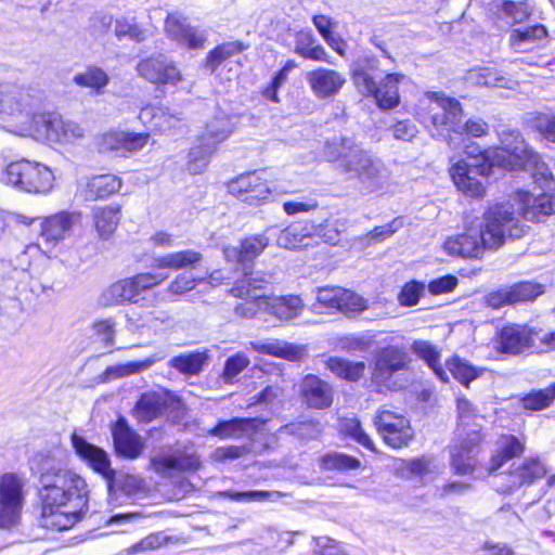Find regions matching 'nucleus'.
<instances>
[{"mask_svg":"<svg viewBox=\"0 0 555 555\" xmlns=\"http://www.w3.org/2000/svg\"><path fill=\"white\" fill-rule=\"evenodd\" d=\"M74 82L80 87L93 89L96 93H101L108 85V75L100 67L89 66L85 72L74 76Z\"/></svg>","mask_w":555,"mask_h":555,"instance_id":"52","label":"nucleus"},{"mask_svg":"<svg viewBox=\"0 0 555 555\" xmlns=\"http://www.w3.org/2000/svg\"><path fill=\"white\" fill-rule=\"evenodd\" d=\"M321 468L325 470L349 472L360 467V460L341 452H328L321 457Z\"/></svg>","mask_w":555,"mask_h":555,"instance_id":"53","label":"nucleus"},{"mask_svg":"<svg viewBox=\"0 0 555 555\" xmlns=\"http://www.w3.org/2000/svg\"><path fill=\"white\" fill-rule=\"evenodd\" d=\"M149 133H135L127 131H108L99 139L100 152H111L117 156H126L129 153L142 150L149 142Z\"/></svg>","mask_w":555,"mask_h":555,"instance_id":"19","label":"nucleus"},{"mask_svg":"<svg viewBox=\"0 0 555 555\" xmlns=\"http://www.w3.org/2000/svg\"><path fill=\"white\" fill-rule=\"evenodd\" d=\"M220 495L224 499L234 501V502H263L270 500L274 492L264 491V490H249V491H233L225 490L220 493Z\"/></svg>","mask_w":555,"mask_h":555,"instance_id":"62","label":"nucleus"},{"mask_svg":"<svg viewBox=\"0 0 555 555\" xmlns=\"http://www.w3.org/2000/svg\"><path fill=\"white\" fill-rule=\"evenodd\" d=\"M151 468L159 474L167 475L169 472H195L202 463L195 451L189 448L177 447L175 449L162 450L150 459Z\"/></svg>","mask_w":555,"mask_h":555,"instance_id":"14","label":"nucleus"},{"mask_svg":"<svg viewBox=\"0 0 555 555\" xmlns=\"http://www.w3.org/2000/svg\"><path fill=\"white\" fill-rule=\"evenodd\" d=\"M403 227V218L398 217L391 220L389 223L375 227L371 232H369L363 240L366 241V244L383 242L386 238L393 235Z\"/></svg>","mask_w":555,"mask_h":555,"instance_id":"63","label":"nucleus"},{"mask_svg":"<svg viewBox=\"0 0 555 555\" xmlns=\"http://www.w3.org/2000/svg\"><path fill=\"white\" fill-rule=\"evenodd\" d=\"M115 36L118 40L128 38L135 42L144 41L150 33L146 28L142 27L134 17H119L115 21L114 28Z\"/></svg>","mask_w":555,"mask_h":555,"instance_id":"50","label":"nucleus"},{"mask_svg":"<svg viewBox=\"0 0 555 555\" xmlns=\"http://www.w3.org/2000/svg\"><path fill=\"white\" fill-rule=\"evenodd\" d=\"M508 289L513 305L521 301L534 300L544 292L543 285L529 281L519 282L508 287Z\"/></svg>","mask_w":555,"mask_h":555,"instance_id":"56","label":"nucleus"},{"mask_svg":"<svg viewBox=\"0 0 555 555\" xmlns=\"http://www.w3.org/2000/svg\"><path fill=\"white\" fill-rule=\"evenodd\" d=\"M323 156L335 163L348 179L357 180L366 192L379 191L388 182L389 170L385 163L352 137L335 135L326 140Z\"/></svg>","mask_w":555,"mask_h":555,"instance_id":"4","label":"nucleus"},{"mask_svg":"<svg viewBox=\"0 0 555 555\" xmlns=\"http://www.w3.org/2000/svg\"><path fill=\"white\" fill-rule=\"evenodd\" d=\"M278 246L286 249H301L310 245L311 236L300 222L292 223L283 230L276 228Z\"/></svg>","mask_w":555,"mask_h":555,"instance_id":"36","label":"nucleus"},{"mask_svg":"<svg viewBox=\"0 0 555 555\" xmlns=\"http://www.w3.org/2000/svg\"><path fill=\"white\" fill-rule=\"evenodd\" d=\"M341 431L353 439L362 447L374 450V443L370 436L364 431L360 421L356 417L344 418L340 424Z\"/></svg>","mask_w":555,"mask_h":555,"instance_id":"59","label":"nucleus"},{"mask_svg":"<svg viewBox=\"0 0 555 555\" xmlns=\"http://www.w3.org/2000/svg\"><path fill=\"white\" fill-rule=\"evenodd\" d=\"M446 366L452 376L466 388H468L470 383L477 379L485 371V369L477 367L459 356H452L447 360Z\"/></svg>","mask_w":555,"mask_h":555,"instance_id":"40","label":"nucleus"},{"mask_svg":"<svg viewBox=\"0 0 555 555\" xmlns=\"http://www.w3.org/2000/svg\"><path fill=\"white\" fill-rule=\"evenodd\" d=\"M210 358L208 350H194L175 356L169 360V366L184 375H198L207 365Z\"/></svg>","mask_w":555,"mask_h":555,"instance_id":"34","label":"nucleus"},{"mask_svg":"<svg viewBox=\"0 0 555 555\" xmlns=\"http://www.w3.org/2000/svg\"><path fill=\"white\" fill-rule=\"evenodd\" d=\"M245 49H247V46L241 41H230L219 44L208 53L205 66L210 73H215L224 61L233 55L240 54Z\"/></svg>","mask_w":555,"mask_h":555,"instance_id":"48","label":"nucleus"},{"mask_svg":"<svg viewBox=\"0 0 555 555\" xmlns=\"http://www.w3.org/2000/svg\"><path fill=\"white\" fill-rule=\"evenodd\" d=\"M341 431L353 439L362 447L374 450V443L370 436L364 431L360 421L356 417L344 418L340 424Z\"/></svg>","mask_w":555,"mask_h":555,"instance_id":"58","label":"nucleus"},{"mask_svg":"<svg viewBox=\"0 0 555 555\" xmlns=\"http://www.w3.org/2000/svg\"><path fill=\"white\" fill-rule=\"evenodd\" d=\"M518 169L530 171L533 182L544 192L555 189V180L548 165L542 160L541 155L534 150L529 152L528 157Z\"/></svg>","mask_w":555,"mask_h":555,"instance_id":"33","label":"nucleus"},{"mask_svg":"<svg viewBox=\"0 0 555 555\" xmlns=\"http://www.w3.org/2000/svg\"><path fill=\"white\" fill-rule=\"evenodd\" d=\"M305 403L312 409H327L333 403V388L320 377L309 374L304 377L300 385Z\"/></svg>","mask_w":555,"mask_h":555,"instance_id":"26","label":"nucleus"},{"mask_svg":"<svg viewBox=\"0 0 555 555\" xmlns=\"http://www.w3.org/2000/svg\"><path fill=\"white\" fill-rule=\"evenodd\" d=\"M250 347L254 351L284 358L287 360H297L301 354V351L298 347L287 343L250 341Z\"/></svg>","mask_w":555,"mask_h":555,"instance_id":"49","label":"nucleus"},{"mask_svg":"<svg viewBox=\"0 0 555 555\" xmlns=\"http://www.w3.org/2000/svg\"><path fill=\"white\" fill-rule=\"evenodd\" d=\"M229 191L249 205H259L270 195V188L258 171L241 175L229 184Z\"/></svg>","mask_w":555,"mask_h":555,"instance_id":"18","label":"nucleus"},{"mask_svg":"<svg viewBox=\"0 0 555 555\" xmlns=\"http://www.w3.org/2000/svg\"><path fill=\"white\" fill-rule=\"evenodd\" d=\"M263 425L259 417H232L230 420L219 421L209 435L220 439H238L254 436Z\"/></svg>","mask_w":555,"mask_h":555,"instance_id":"25","label":"nucleus"},{"mask_svg":"<svg viewBox=\"0 0 555 555\" xmlns=\"http://www.w3.org/2000/svg\"><path fill=\"white\" fill-rule=\"evenodd\" d=\"M233 131L232 118L223 112H219L206 125L205 132L201 135L203 140L214 143L217 147L219 143L227 140Z\"/></svg>","mask_w":555,"mask_h":555,"instance_id":"39","label":"nucleus"},{"mask_svg":"<svg viewBox=\"0 0 555 555\" xmlns=\"http://www.w3.org/2000/svg\"><path fill=\"white\" fill-rule=\"evenodd\" d=\"M412 351L431 369L438 379L449 382V375L440 363V351L436 346L425 340H416L412 345Z\"/></svg>","mask_w":555,"mask_h":555,"instance_id":"37","label":"nucleus"},{"mask_svg":"<svg viewBox=\"0 0 555 555\" xmlns=\"http://www.w3.org/2000/svg\"><path fill=\"white\" fill-rule=\"evenodd\" d=\"M34 172L33 162L28 159L12 162L2 172L1 181L21 191L33 193V189L36 188L33 182H30V178Z\"/></svg>","mask_w":555,"mask_h":555,"instance_id":"32","label":"nucleus"},{"mask_svg":"<svg viewBox=\"0 0 555 555\" xmlns=\"http://www.w3.org/2000/svg\"><path fill=\"white\" fill-rule=\"evenodd\" d=\"M429 104L423 122L426 127L429 125L436 130L435 135H444L443 131L454 133H465L469 137L480 138L489 132V125L481 118H470L461 125L462 107L461 103L451 98L431 93L428 95Z\"/></svg>","mask_w":555,"mask_h":555,"instance_id":"7","label":"nucleus"},{"mask_svg":"<svg viewBox=\"0 0 555 555\" xmlns=\"http://www.w3.org/2000/svg\"><path fill=\"white\" fill-rule=\"evenodd\" d=\"M137 70L141 77L154 85L175 86L181 80L179 69L163 54L142 60Z\"/></svg>","mask_w":555,"mask_h":555,"instance_id":"20","label":"nucleus"},{"mask_svg":"<svg viewBox=\"0 0 555 555\" xmlns=\"http://www.w3.org/2000/svg\"><path fill=\"white\" fill-rule=\"evenodd\" d=\"M539 332L527 325L508 324L503 326L495 336V349L505 354L518 356L538 349L535 337Z\"/></svg>","mask_w":555,"mask_h":555,"instance_id":"13","label":"nucleus"},{"mask_svg":"<svg viewBox=\"0 0 555 555\" xmlns=\"http://www.w3.org/2000/svg\"><path fill=\"white\" fill-rule=\"evenodd\" d=\"M202 258L201 253L186 249L155 257L153 263L160 269L180 270L198 263Z\"/></svg>","mask_w":555,"mask_h":555,"instance_id":"38","label":"nucleus"},{"mask_svg":"<svg viewBox=\"0 0 555 555\" xmlns=\"http://www.w3.org/2000/svg\"><path fill=\"white\" fill-rule=\"evenodd\" d=\"M546 473L545 464L538 456L528 457L509 472L511 487L521 488L524 486H530L543 478Z\"/></svg>","mask_w":555,"mask_h":555,"instance_id":"31","label":"nucleus"},{"mask_svg":"<svg viewBox=\"0 0 555 555\" xmlns=\"http://www.w3.org/2000/svg\"><path fill=\"white\" fill-rule=\"evenodd\" d=\"M166 409L165 398L157 392L143 393L135 404L138 417L142 422H151Z\"/></svg>","mask_w":555,"mask_h":555,"instance_id":"43","label":"nucleus"},{"mask_svg":"<svg viewBox=\"0 0 555 555\" xmlns=\"http://www.w3.org/2000/svg\"><path fill=\"white\" fill-rule=\"evenodd\" d=\"M525 442L514 435H502L495 442L488 470L490 474L499 470L506 462L519 457L525 452Z\"/></svg>","mask_w":555,"mask_h":555,"instance_id":"30","label":"nucleus"},{"mask_svg":"<svg viewBox=\"0 0 555 555\" xmlns=\"http://www.w3.org/2000/svg\"><path fill=\"white\" fill-rule=\"evenodd\" d=\"M80 221V214L76 211H60L46 217L41 223L40 237L48 249L55 247L60 242L70 235L73 228Z\"/></svg>","mask_w":555,"mask_h":555,"instance_id":"17","label":"nucleus"},{"mask_svg":"<svg viewBox=\"0 0 555 555\" xmlns=\"http://www.w3.org/2000/svg\"><path fill=\"white\" fill-rule=\"evenodd\" d=\"M38 470L41 526L56 531L70 529L88 511L86 480L73 470L56 466L49 459L40 464Z\"/></svg>","mask_w":555,"mask_h":555,"instance_id":"1","label":"nucleus"},{"mask_svg":"<svg viewBox=\"0 0 555 555\" xmlns=\"http://www.w3.org/2000/svg\"><path fill=\"white\" fill-rule=\"evenodd\" d=\"M139 119L151 130L163 133L176 128L183 118L181 113H172L166 106L149 105L141 109Z\"/></svg>","mask_w":555,"mask_h":555,"instance_id":"27","label":"nucleus"},{"mask_svg":"<svg viewBox=\"0 0 555 555\" xmlns=\"http://www.w3.org/2000/svg\"><path fill=\"white\" fill-rule=\"evenodd\" d=\"M425 291V284L418 281L406 283L398 295L400 305L405 307L415 306Z\"/></svg>","mask_w":555,"mask_h":555,"instance_id":"64","label":"nucleus"},{"mask_svg":"<svg viewBox=\"0 0 555 555\" xmlns=\"http://www.w3.org/2000/svg\"><path fill=\"white\" fill-rule=\"evenodd\" d=\"M467 80L476 86L511 88L512 80L494 68L480 67L468 72Z\"/></svg>","mask_w":555,"mask_h":555,"instance_id":"46","label":"nucleus"},{"mask_svg":"<svg viewBox=\"0 0 555 555\" xmlns=\"http://www.w3.org/2000/svg\"><path fill=\"white\" fill-rule=\"evenodd\" d=\"M515 203L518 205L517 212L515 215H520L525 220L541 222L544 218L555 214V195L548 194V192H544L537 196L532 195L528 191L518 190L514 197ZM511 205V203H508ZM514 211V204H512ZM519 219L517 216H515ZM519 224L520 223V220ZM525 228V225L522 224Z\"/></svg>","mask_w":555,"mask_h":555,"instance_id":"15","label":"nucleus"},{"mask_svg":"<svg viewBox=\"0 0 555 555\" xmlns=\"http://www.w3.org/2000/svg\"><path fill=\"white\" fill-rule=\"evenodd\" d=\"M555 399V382L547 388L531 390L521 398L524 409L541 411L551 405Z\"/></svg>","mask_w":555,"mask_h":555,"instance_id":"54","label":"nucleus"},{"mask_svg":"<svg viewBox=\"0 0 555 555\" xmlns=\"http://www.w3.org/2000/svg\"><path fill=\"white\" fill-rule=\"evenodd\" d=\"M250 364L249 358L244 352H236L227 358L221 378L224 384H233L236 377Z\"/></svg>","mask_w":555,"mask_h":555,"instance_id":"55","label":"nucleus"},{"mask_svg":"<svg viewBox=\"0 0 555 555\" xmlns=\"http://www.w3.org/2000/svg\"><path fill=\"white\" fill-rule=\"evenodd\" d=\"M112 437L115 453L127 460L138 459L144 449L142 437L133 430L127 420L118 417L112 427Z\"/></svg>","mask_w":555,"mask_h":555,"instance_id":"21","label":"nucleus"},{"mask_svg":"<svg viewBox=\"0 0 555 555\" xmlns=\"http://www.w3.org/2000/svg\"><path fill=\"white\" fill-rule=\"evenodd\" d=\"M165 29L168 37L190 49L203 48L207 40V34L204 30L192 27L185 17L177 14L167 16Z\"/></svg>","mask_w":555,"mask_h":555,"instance_id":"23","label":"nucleus"},{"mask_svg":"<svg viewBox=\"0 0 555 555\" xmlns=\"http://www.w3.org/2000/svg\"><path fill=\"white\" fill-rule=\"evenodd\" d=\"M216 150L217 147L214 143L207 142L199 137L198 144L193 146L189 153L188 170L193 175L204 171Z\"/></svg>","mask_w":555,"mask_h":555,"instance_id":"47","label":"nucleus"},{"mask_svg":"<svg viewBox=\"0 0 555 555\" xmlns=\"http://www.w3.org/2000/svg\"><path fill=\"white\" fill-rule=\"evenodd\" d=\"M294 51L305 59L332 64L323 46L315 44V37L310 29L296 34Z\"/></svg>","mask_w":555,"mask_h":555,"instance_id":"35","label":"nucleus"},{"mask_svg":"<svg viewBox=\"0 0 555 555\" xmlns=\"http://www.w3.org/2000/svg\"><path fill=\"white\" fill-rule=\"evenodd\" d=\"M33 124L38 132L46 134V137L54 142L72 143L85 137L86 128L68 119H63L62 116L54 112L42 114H33Z\"/></svg>","mask_w":555,"mask_h":555,"instance_id":"11","label":"nucleus"},{"mask_svg":"<svg viewBox=\"0 0 555 555\" xmlns=\"http://www.w3.org/2000/svg\"><path fill=\"white\" fill-rule=\"evenodd\" d=\"M93 219L100 236L107 238L120 220L119 206L98 207L93 209Z\"/></svg>","mask_w":555,"mask_h":555,"instance_id":"44","label":"nucleus"},{"mask_svg":"<svg viewBox=\"0 0 555 555\" xmlns=\"http://www.w3.org/2000/svg\"><path fill=\"white\" fill-rule=\"evenodd\" d=\"M29 95L17 87H8L1 94V109L10 115L25 113L31 115L30 104L27 102Z\"/></svg>","mask_w":555,"mask_h":555,"instance_id":"41","label":"nucleus"},{"mask_svg":"<svg viewBox=\"0 0 555 555\" xmlns=\"http://www.w3.org/2000/svg\"><path fill=\"white\" fill-rule=\"evenodd\" d=\"M374 425L385 443L393 449L406 447L414 437L410 421L389 410L379 411Z\"/></svg>","mask_w":555,"mask_h":555,"instance_id":"12","label":"nucleus"},{"mask_svg":"<svg viewBox=\"0 0 555 555\" xmlns=\"http://www.w3.org/2000/svg\"><path fill=\"white\" fill-rule=\"evenodd\" d=\"M72 444L76 454L105 479L109 493L121 491L127 495H133L142 491L143 480L134 475L113 469L109 455L102 448L88 442L77 434L72 435Z\"/></svg>","mask_w":555,"mask_h":555,"instance_id":"8","label":"nucleus"},{"mask_svg":"<svg viewBox=\"0 0 555 555\" xmlns=\"http://www.w3.org/2000/svg\"><path fill=\"white\" fill-rule=\"evenodd\" d=\"M547 29L542 24L515 28L511 33V42L515 48L521 49L527 44L535 43L546 38Z\"/></svg>","mask_w":555,"mask_h":555,"instance_id":"51","label":"nucleus"},{"mask_svg":"<svg viewBox=\"0 0 555 555\" xmlns=\"http://www.w3.org/2000/svg\"><path fill=\"white\" fill-rule=\"evenodd\" d=\"M34 175H31L30 182H33L35 189H33V193H42L46 194L50 192L53 188L54 175L52 170L40 164L33 162Z\"/></svg>","mask_w":555,"mask_h":555,"instance_id":"60","label":"nucleus"},{"mask_svg":"<svg viewBox=\"0 0 555 555\" xmlns=\"http://www.w3.org/2000/svg\"><path fill=\"white\" fill-rule=\"evenodd\" d=\"M127 321L131 330H150L154 333L163 332L175 326V320L169 312L153 309L138 315L134 311L127 314Z\"/></svg>","mask_w":555,"mask_h":555,"instance_id":"29","label":"nucleus"},{"mask_svg":"<svg viewBox=\"0 0 555 555\" xmlns=\"http://www.w3.org/2000/svg\"><path fill=\"white\" fill-rule=\"evenodd\" d=\"M479 442L480 436L477 431H474L468 436L467 440L451 449V466L455 474L467 475L474 472L477 464L474 449Z\"/></svg>","mask_w":555,"mask_h":555,"instance_id":"28","label":"nucleus"},{"mask_svg":"<svg viewBox=\"0 0 555 555\" xmlns=\"http://www.w3.org/2000/svg\"><path fill=\"white\" fill-rule=\"evenodd\" d=\"M408 364V353L398 346L380 348L374 358L373 382L389 388L391 376Z\"/></svg>","mask_w":555,"mask_h":555,"instance_id":"16","label":"nucleus"},{"mask_svg":"<svg viewBox=\"0 0 555 555\" xmlns=\"http://www.w3.org/2000/svg\"><path fill=\"white\" fill-rule=\"evenodd\" d=\"M26 480L15 473L0 475V528L16 527L26 501Z\"/></svg>","mask_w":555,"mask_h":555,"instance_id":"9","label":"nucleus"},{"mask_svg":"<svg viewBox=\"0 0 555 555\" xmlns=\"http://www.w3.org/2000/svg\"><path fill=\"white\" fill-rule=\"evenodd\" d=\"M326 367L336 376L356 382L361 378L365 371L363 361H349L339 357H331L326 361Z\"/></svg>","mask_w":555,"mask_h":555,"instance_id":"45","label":"nucleus"},{"mask_svg":"<svg viewBox=\"0 0 555 555\" xmlns=\"http://www.w3.org/2000/svg\"><path fill=\"white\" fill-rule=\"evenodd\" d=\"M524 235V227L515 217L509 204H495L483 214V224L479 229L449 237L444 250L451 256L478 258L485 249H498L505 238H519Z\"/></svg>","mask_w":555,"mask_h":555,"instance_id":"3","label":"nucleus"},{"mask_svg":"<svg viewBox=\"0 0 555 555\" xmlns=\"http://www.w3.org/2000/svg\"><path fill=\"white\" fill-rule=\"evenodd\" d=\"M273 275L263 271L245 272L237 279L230 289L234 297L260 299L264 302V310L281 321H289L298 317L302 310V300L298 296L269 297L267 292L272 284Z\"/></svg>","mask_w":555,"mask_h":555,"instance_id":"6","label":"nucleus"},{"mask_svg":"<svg viewBox=\"0 0 555 555\" xmlns=\"http://www.w3.org/2000/svg\"><path fill=\"white\" fill-rule=\"evenodd\" d=\"M367 308L366 300L360 295L343 288L340 298L338 299L337 310L348 313H359Z\"/></svg>","mask_w":555,"mask_h":555,"instance_id":"61","label":"nucleus"},{"mask_svg":"<svg viewBox=\"0 0 555 555\" xmlns=\"http://www.w3.org/2000/svg\"><path fill=\"white\" fill-rule=\"evenodd\" d=\"M167 275L158 273H139L132 278L124 279L112 284L101 297L105 306L129 302H139L142 292L158 285Z\"/></svg>","mask_w":555,"mask_h":555,"instance_id":"10","label":"nucleus"},{"mask_svg":"<svg viewBox=\"0 0 555 555\" xmlns=\"http://www.w3.org/2000/svg\"><path fill=\"white\" fill-rule=\"evenodd\" d=\"M498 135L500 146L486 150L474 158L470 166L460 164L452 169V180L464 194L470 197L482 196L485 188L477 176L489 177L495 167L518 170L529 152L533 151L516 129H503Z\"/></svg>","mask_w":555,"mask_h":555,"instance_id":"2","label":"nucleus"},{"mask_svg":"<svg viewBox=\"0 0 555 555\" xmlns=\"http://www.w3.org/2000/svg\"><path fill=\"white\" fill-rule=\"evenodd\" d=\"M306 79L318 99H328L336 95L346 83L343 74L324 67L309 72Z\"/></svg>","mask_w":555,"mask_h":555,"instance_id":"24","label":"nucleus"},{"mask_svg":"<svg viewBox=\"0 0 555 555\" xmlns=\"http://www.w3.org/2000/svg\"><path fill=\"white\" fill-rule=\"evenodd\" d=\"M379 65L374 54L364 52L351 63V77L357 89L364 95L373 96L379 108L392 109L400 103L399 83L405 76L389 73L377 81Z\"/></svg>","mask_w":555,"mask_h":555,"instance_id":"5","label":"nucleus"},{"mask_svg":"<svg viewBox=\"0 0 555 555\" xmlns=\"http://www.w3.org/2000/svg\"><path fill=\"white\" fill-rule=\"evenodd\" d=\"M530 126L539 132L541 138L555 144V115L537 113L529 119Z\"/></svg>","mask_w":555,"mask_h":555,"instance_id":"57","label":"nucleus"},{"mask_svg":"<svg viewBox=\"0 0 555 555\" xmlns=\"http://www.w3.org/2000/svg\"><path fill=\"white\" fill-rule=\"evenodd\" d=\"M121 181L114 175L95 176L88 182L87 198L90 201L105 198L119 191Z\"/></svg>","mask_w":555,"mask_h":555,"instance_id":"42","label":"nucleus"},{"mask_svg":"<svg viewBox=\"0 0 555 555\" xmlns=\"http://www.w3.org/2000/svg\"><path fill=\"white\" fill-rule=\"evenodd\" d=\"M276 227H272L268 228L262 234L248 236L241 242L240 247H225L224 256L228 260H237L244 266V272H249L250 270L246 267V263L253 261L263 251L270 240L274 237Z\"/></svg>","mask_w":555,"mask_h":555,"instance_id":"22","label":"nucleus"}]
</instances>
